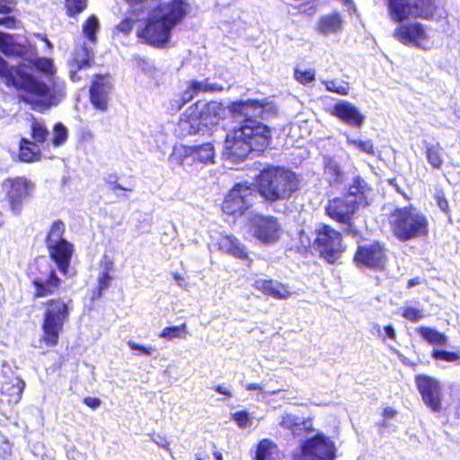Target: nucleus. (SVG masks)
I'll list each match as a JSON object with an SVG mask.
<instances>
[{"instance_id": "obj_1", "label": "nucleus", "mask_w": 460, "mask_h": 460, "mask_svg": "<svg viewBox=\"0 0 460 460\" xmlns=\"http://www.w3.org/2000/svg\"><path fill=\"white\" fill-rule=\"evenodd\" d=\"M185 0H172L150 11L144 21L132 13L117 25V30L128 34L136 23V34L139 40L156 48H164L171 40L172 31L188 12Z\"/></svg>"}, {"instance_id": "obj_2", "label": "nucleus", "mask_w": 460, "mask_h": 460, "mask_svg": "<svg viewBox=\"0 0 460 460\" xmlns=\"http://www.w3.org/2000/svg\"><path fill=\"white\" fill-rule=\"evenodd\" d=\"M230 111L235 118H244L240 127L234 128L236 137H243L253 151H263L270 143L271 131L252 118H272L278 113L277 106L269 99L246 100L233 102Z\"/></svg>"}, {"instance_id": "obj_3", "label": "nucleus", "mask_w": 460, "mask_h": 460, "mask_svg": "<svg viewBox=\"0 0 460 460\" xmlns=\"http://www.w3.org/2000/svg\"><path fill=\"white\" fill-rule=\"evenodd\" d=\"M0 76L5 78L6 84L24 90L23 102L31 104L34 110H45L57 105L65 95L64 86L58 85L49 79L46 84L31 76L23 66H10L0 57Z\"/></svg>"}, {"instance_id": "obj_4", "label": "nucleus", "mask_w": 460, "mask_h": 460, "mask_svg": "<svg viewBox=\"0 0 460 460\" xmlns=\"http://www.w3.org/2000/svg\"><path fill=\"white\" fill-rule=\"evenodd\" d=\"M372 189L359 176L353 179L349 193L343 199H335L329 202L326 208L327 215L341 224L342 230L353 237L358 236V231L352 223V217L359 207L367 206L372 200Z\"/></svg>"}, {"instance_id": "obj_5", "label": "nucleus", "mask_w": 460, "mask_h": 460, "mask_svg": "<svg viewBox=\"0 0 460 460\" xmlns=\"http://www.w3.org/2000/svg\"><path fill=\"white\" fill-rule=\"evenodd\" d=\"M297 175L289 169L269 166L257 177L259 194L268 202L288 200L298 190Z\"/></svg>"}, {"instance_id": "obj_6", "label": "nucleus", "mask_w": 460, "mask_h": 460, "mask_svg": "<svg viewBox=\"0 0 460 460\" xmlns=\"http://www.w3.org/2000/svg\"><path fill=\"white\" fill-rule=\"evenodd\" d=\"M394 235L400 241H408L428 234V219L417 208L410 206L394 209L388 217Z\"/></svg>"}, {"instance_id": "obj_7", "label": "nucleus", "mask_w": 460, "mask_h": 460, "mask_svg": "<svg viewBox=\"0 0 460 460\" xmlns=\"http://www.w3.org/2000/svg\"><path fill=\"white\" fill-rule=\"evenodd\" d=\"M65 225L62 221H55L47 237V248L51 260L57 264L59 271L69 275V266L74 253V244L63 238Z\"/></svg>"}, {"instance_id": "obj_8", "label": "nucleus", "mask_w": 460, "mask_h": 460, "mask_svg": "<svg viewBox=\"0 0 460 460\" xmlns=\"http://www.w3.org/2000/svg\"><path fill=\"white\" fill-rule=\"evenodd\" d=\"M68 317L69 308L66 303L61 299L49 300L44 312L41 341L48 346H56Z\"/></svg>"}, {"instance_id": "obj_9", "label": "nucleus", "mask_w": 460, "mask_h": 460, "mask_svg": "<svg viewBox=\"0 0 460 460\" xmlns=\"http://www.w3.org/2000/svg\"><path fill=\"white\" fill-rule=\"evenodd\" d=\"M223 112L222 105L217 102H197L188 118L181 119L179 126L187 135L197 134L203 127L217 124Z\"/></svg>"}, {"instance_id": "obj_10", "label": "nucleus", "mask_w": 460, "mask_h": 460, "mask_svg": "<svg viewBox=\"0 0 460 460\" xmlns=\"http://www.w3.org/2000/svg\"><path fill=\"white\" fill-rule=\"evenodd\" d=\"M215 149L212 144L205 143L199 146H174L169 155V162L184 169L196 164H214Z\"/></svg>"}, {"instance_id": "obj_11", "label": "nucleus", "mask_w": 460, "mask_h": 460, "mask_svg": "<svg viewBox=\"0 0 460 460\" xmlns=\"http://www.w3.org/2000/svg\"><path fill=\"white\" fill-rule=\"evenodd\" d=\"M387 11L393 22H402L410 16L428 19L435 6L432 0H387Z\"/></svg>"}, {"instance_id": "obj_12", "label": "nucleus", "mask_w": 460, "mask_h": 460, "mask_svg": "<svg viewBox=\"0 0 460 460\" xmlns=\"http://www.w3.org/2000/svg\"><path fill=\"white\" fill-rule=\"evenodd\" d=\"M315 233L314 249L329 263L337 261L345 250L341 233L327 225L320 226Z\"/></svg>"}, {"instance_id": "obj_13", "label": "nucleus", "mask_w": 460, "mask_h": 460, "mask_svg": "<svg viewBox=\"0 0 460 460\" xmlns=\"http://www.w3.org/2000/svg\"><path fill=\"white\" fill-rule=\"evenodd\" d=\"M31 135L33 143L38 146L51 144L55 147L63 146L68 138V129L61 122H57L53 127L52 135L49 137V131L43 119L33 118L31 123Z\"/></svg>"}, {"instance_id": "obj_14", "label": "nucleus", "mask_w": 460, "mask_h": 460, "mask_svg": "<svg viewBox=\"0 0 460 460\" xmlns=\"http://www.w3.org/2000/svg\"><path fill=\"white\" fill-rule=\"evenodd\" d=\"M256 198L254 189L246 183H237L226 197L222 209L229 215H242Z\"/></svg>"}, {"instance_id": "obj_15", "label": "nucleus", "mask_w": 460, "mask_h": 460, "mask_svg": "<svg viewBox=\"0 0 460 460\" xmlns=\"http://www.w3.org/2000/svg\"><path fill=\"white\" fill-rule=\"evenodd\" d=\"M3 189L12 211L19 213L23 202L33 193L35 185L26 177H16L6 179L3 183Z\"/></svg>"}, {"instance_id": "obj_16", "label": "nucleus", "mask_w": 460, "mask_h": 460, "mask_svg": "<svg viewBox=\"0 0 460 460\" xmlns=\"http://www.w3.org/2000/svg\"><path fill=\"white\" fill-rule=\"evenodd\" d=\"M302 449L303 455L295 456L294 460H333L335 457L333 442L322 434L305 441Z\"/></svg>"}, {"instance_id": "obj_17", "label": "nucleus", "mask_w": 460, "mask_h": 460, "mask_svg": "<svg viewBox=\"0 0 460 460\" xmlns=\"http://www.w3.org/2000/svg\"><path fill=\"white\" fill-rule=\"evenodd\" d=\"M253 236L263 244L277 243L282 233L278 219L271 216L257 215L252 219Z\"/></svg>"}, {"instance_id": "obj_18", "label": "nucleus", "mask_w": 460, "mask_h": 460, "mask_svg": "<svg viewBox=\"0 0 460 460\" xmlns=\"http://www.w3.org/2000/svg\"><path fill=\"white\" fill-rule=\"evenodd\" d=\"M394 36L404 45H411L422 49H429L432 45L424 27L418 22L399 26L394 30Z\"/></svg>"}, {"instance_id": "obj_19", "label": "nucleus", "mask_w": 460, "mask_h": 460, "mask_svg": "<svg viewBox=\"0 0 460 460\" xmlns=\"http://www.w3.org/2000/svg\"><path fill=\"white\" fill-rule=\"evenodd\" d=\"M416 384L424 403L434 412L441 410V385L428 376H418Z\"/></svg>"}, {"instance_id": "obj_20", "label": "nucleus", "mask_w": 460, "mask_h": 460, "mask_svg": "<svg viewBox=\"0 0 460 460\" xmlns=\"http://www.w3.org/2000/svg\"><path fill=\"white\" fill-rule=\"evenodd\" d=\"M111 89L112 83L109 75L94 76L90 88V100L95 109L101 111H107Z\"/></svg>"}, {"instance_id": "obj_21", "label": "nucleus", "mask_w": 460, "mask_h": 460, "mask_svg": "<svg viewBox=\"0 0 460 460\" xmlns=\"http://www.w3.org/2000/svg\"><path fill=\"white\" fill-rule=\"evenodd\" d=\"M252 151L248 142L243 138L236 137L234 129L226 136L223 155L234 164L243 161Z\"/></svg>"}, {"instance_id": "obj_22", "label": "nucleus", "mask_w": 460, "mask_h": 460, "mask_svg": "<svg viewBox=\"0 0 460 460\" xmlns=\"http://www.w3.org/2000/svg\"><path fill=\"white\" fill-rule=\"evenodd\" d=\"M355 261L368 268L382 269L385 261L384 249L378 243L358 247Z\"/></svg>"}, {"instance_id": "obj_23", "label": "nucleus", "mask_w": 460, "mask_h": 460, "mask_svg": "<svg viewBox=\"0 0 460 460\" xmlns=\"http://www.w3.org/2000/svg\"><path fill=\"white\" fill-rule=\"evenodd\" d=\"M46 270L36 276L32 279V284L35 288V296L43 297L55 293L60 286V279H58L55 270L49 266H45Z\"/></svg>"}, {"instance_id": "obj_24", "label": "nucleus", "mask_w": 460, "mask_h": 460, "mask_svg": "<svg viewBox=\"0 0 460 460\" xmlns=\"http://www.w3.org/2000/svg\"><path fill=\"white\" fill-rule=\"evenodd\" d=\"M93 62V52L86 48L85 44L76 47L67 63L71 80L79 81L81 76L78 75V72L90 67Z\"/></svg>"}, {"instance_id": "obj_25", "label": "nucleus", "mask_w": 460, "mask_h": 460, "mask_svg": "<svg viewBox=\"0 0 460 460\" xmlns=\"http://www.w3.org/2000/svg\"><path fill=\"white\" fill-rule=\"evenodd\" d=\"M332 114L346 124L357 128L361 127L365 119L357 107L346 101L336 103L332 108Z\"/></svg>"}, {"instance_id": "obj_26", "label": "nucleus", "mask_w": 460, "mask_h": 460, "mask_svg": "<svg viewBox=\"0 0 460 460\" xmlns=\"http://www.w3.org/2000/svg\"><path fill=\"white\" fill-rule=\"evenodd\" d=\"M0 51L7 56H22L27 51L25 39L20 35L0 32Z\"/></svg>"}, {"instance_id": "obj_27", "label": "nucleus", "mask_w": 460, "mask_h": 460, "mask_svg": "<svg viewBox=\"0 0 460 460\" xmlns=\"http://www.w3.org/2000/svg\"><path fill=\"white\" fill-rule=\"evenodd\" d=\"M215 239L219 250L222 252L239 259H246L248 257L245 247L234 235L223 232L215 236Z\"/></svg>"}, {"instance_id": "obj_28", "label": "nucleus", "mask_w": 460, "mask_h": 460, "mask_svg": "<svg viewBox=\"0 0 460 460\" xmlns=\"http://www.w3.org/2000/svg\"><path fill=\"white\" fill-rule=\"evenodd\" d=\"M253 287L263 294L274 298L285 299L289 296V292L283 285L272 280L257 279L254 281Z\"/></svg>"}, {"instance_id": "obj_29", "label": "nucleus", "mask_w": 460, "mask_h": 460, "mask_svg": "<svg viewBox=\"0 0 460 460\" xmlns=\"http://www.w3.org/2000/svg\"><path fill=\"white\" fill-rule=\"evenodd\" d=\"M342 29V20L338 13H331L322 16L317 24L316 31L323 35L333 34Z\"/></svg>"}, {"instance_id": "obj_30", "label": "nucleus", "mask_w": 460, "mask_h": 460, "mask_svg": "<svg viewBox=\"0 0 460 460\" xmlns=\"http://www.w3.org/2000/svg\"><path fill=\"white\" fill-rule=\"evenodd\" d=\"M41 157L40 146L28 138H22L20 142L19 159L24 163L37 162Z\"/></svg>"}, {"instance_id": "obj_31", "label": "nucleus", "mask_w": 460, "mask_h": 460, "mask_svg": "<svg viewBox=\"0 0 460 460\" xmlns=\"http://www.w3.org/2000/svg\"><path fill=\"white\" fill-rule=\"evenodd\" d=\"M102 271L98 277V290L93 294V298H99L102 296V291L106 290L111 284V277L110 271L113 269V261L107 256H104L102 261Z\"/></svg>"}, {"instance_id": "obj_32", "label": "nucleus", "mask_w": 460, "mask_h": 460, "mask_svg": "<svg viewBox=\"0 0 460 460\" xmlns=\"http://www.w3.org/2000/svg\"><path fill=\"white\" fill-rule=\"evenodd\" d=\"M416 331L424 341L431 345L444 346L447 343V337L434 328L420 326Z\"/></svg>"}, {"instance_id": "obj_33", "label": "nucleus", "mask_w": 460, "mask_h": 460, "mask_svg": "<svg viewBox=\"0 0 460 460\" xmlns=\"http://www.w3.org/2000/svg\"><path fill=\"white\" fill-rule=\"evenodd\" d=\"M428 163L433 169H440L443 164V148L438 145L428 144L425 149Z\"/></svg>"}, {"instance_id": "obj_34", "label": "nucleus", "mask_w": 460, "mask_h": 460, "mask_svg": "<svg viewBox=\"0 0 460 460\" xmlns=\"http://www.w3.org/2000/svg\"><path fill=\"white\" fill-rule=\"evenodd\" d=\"M25 387V383L19 377H13L11 383L3 384L1 386V393L13 397L15 402L19 401L22 391Z\"/></svg>"}, {"instance_id": "obj_35", "label": "nucleus", "mask_w": 460, "mask_h": 460, "mask_svg": "<svg viewBox=\"0 0 460 460\" xmlns=\"http://www.w3.org/2000/svg\"><path fill=\"white\" fill-rule=\"evenodd\" d=\"M277 446L269 439L261 440L257 448L256 460H275Z\"/></svg>"}, {"instance_id": "obj_36", "label": "nucleus", "mask_w": 460, "mask_h": 460, "mask_svg": "<svg viewBox=\"0 0 460 460\" xmlns=\"http://www.w3.org/2000/svg\"><path fill=\"white\" fill-rule=\"evenodd\" d=\"M347 144L355 149H358L363 153L370 155H375V148L371 139H360L355 138L354 137L346 135Z\"/></svg>"}, {"instance_id": "obj_37", "label": "nucleus", "mask_w": 460, "mask_h": 460, "mask_svg": "<svg viewBox=\"0 0 460 460\" xmlns=\"http://www.w3.org/2000/svg\"><path fill=\"white\" fill-rule=\"evenodd\" d=\"M188 331L185 323H182L179 326L172 327H165L160 333L161 338H164L167 340L173 339H185L187 336Z\"/></svg>"}, {"instance_id": "obj_38", "label": "nucleus", "mask_w": 460, "mask_h": 460, "mask_svg": "<svg viewBox=\"0 0 460 460\" xmlns=\"http://www.w3.org/2000/svg\"><path fill=\"white\" fill-rule=\"evenodd\" d=\"M324 173L329 175L330 181H338L341 175V169L339 164L332 157H323Z\"/></svg>"}, {"instance_id": "obj_39", "label": "nucleus", "mask_w": 460, "mask_h": 460, "mask_svg": "<svg viewBox=\"0 0 460 460\" xmlns=\"http://www.w3.org/2000/svg\"><path fill=\"white\" fill-rule=\"evenodd\" d=\"M326 90L340 95H347L349 92V84L344 81L329 80L323 81Z\"/></svg>"}, {"instance_id": "obj_40", "label": "nucleus", "mask_w": 460, "mask_h": 460, "mask_svg": "<svg viewBox=\"0 0 460 460\" xmlns=\"http://www.w3.org/2000/svg\"><path fill=\"white\" fill-rule=\"evenodd\" d=\"M193 87L196 89L198 93H215L221 92L223 90V86L217 84H214L209 82L208 79L204 81H193L191 82Z\"/></svg>"}, {"instance_id": "obj_41", "label": "nucleus", "mask_w": 460, "mask_h": 460, "mask_svg": "<svg viewBox=\"0 0 460 460\" xmlns=\"http://www.w3.org/2000/svg\"><path fill=\"white\" fill-rule=\"evenodd\" d=\"M99 28V21L95 16L87 19L83 26V31L86 38L91 41L95 40V32Z\"/></svg>"}, {"instance_id": "obj_42", "label": "nucleus", "mask_w": 460, "mask_h": 460, "mask_svg": "<svg viewBox=\"0 0 460 460\" xmlns=\"http://www.w3.org/2000/svg\"><path fill=\"white\" fill-rule=\"evenodd\" d=\"M279 425L284 429H292L293 433L295 434L296 431L294 429L300 426V420L298 417L293 414L284 412L281 415V420L279 422Z\"/></svg>"}, {"instance_id": "obj_43", "label": "nucleus", "mask_w": 460, "mask_h": 460, "mask_svg": "<svg viewBox=\"0 0 460 460\" xmlns=\"http://www.w3.org/2000/svg\"><path fill=\"white\" fill-rule=\"evenodd\" d=\"M432 358L435 359H440L447 362H454L460 359V352L433 349Z\"/></svg>"}, {"instance_id": "obj_44", "label": "nucleus", "mask_w": 460, "mask_h": 460, "mask_svg": "<svg viewBox=\"0 0 460 460\" xmlns=\"http://www.w3.org/2000/svg\"><path fill=\"white\" fill-rule=\"evenodd\" d=\"M294 77L295 79L299 82L302 84H307L315 79V73L314 70H301V69H295L294 72Z\"/></svg>"}, {"instance_id": "obj_45", "label": "nucleus", "mask_w": 460, "mask_h": 460, "mask_svg": "<svg viewBox=\"0 0 460 460\" xmlns=\"http://www.w3.org/2000/svg\"><path fill=\"white\" fill-rule=\"evenodd\" d=\"M197 94L198 92L193 87V84L190 83L188 89H186L182 95L180 97L179 105L175 107V111H180L186 103L192 101Z\"/></svg>"}, {"instance_id": "obj_46", "label": "nucleus", "mask_w": 460, "mask_h": 460, "mask_svg": "<svg viewBox=\"0 0 460 460\" xmlns=\"http://www.w3.org/2000/svg\"><path fill=\"white\" fill-rule=\"evenodd\" d=\"M232 418L236 422L238 427L243 429L247 428L252 424V420L249 416V413L245 411H240L233 413Z\"/></svg>"}, {"instance_id": "obj_47", "label": "nucleus", "mask_w": 460, "mask_h": 460, "mask_svg": "<svg viewBox=\"0 0 460 460\" xmlns=\"http://www.w3.org/2000/svg\"><path fill=\"white\" fill-rule=\"evenodd\" d=\"M245 389L250 391V390H258L260 392L258 397H257V400L258 401H264L266 400V397L268 395H270V394H276L277 393H279L280 390H271V391H265L262 387V385L261 384H253V383H250V384H247L245 385Z\"/></svg>"}, {"instance_id": "obj_48", "label": "nucleus", "mask_w": 460, "mask_h": 460, "mask_svg": "<svg viewBox=\"0 0 460 460\" xmlns=\"http://www.w3.org/2000/svg\"><path fill=\"white\" fill-rule=\"evenodd\" d=\"M402 316L411 322H418L419 320L424 318L425 314L421 310L417 308L406 307L402 313Z\"/></svg>"}, {"instance_id": "obj_49", "label": "nucleus", "mask_w": 460, "mask_h": 460, "mask_svg": "<svg viewBox=\"0 0 460 460\" xmlns=\"http://www.w3.org/2000/svg\"><path fill=\"white\" fill-rule=\"evenodd\" d=\"M34 65L39 70H40L48 75L52 74V72H53V61L50 58H37L34 62Z\"/></svg>"}, {"instance_id": "obj_50", "label": "nucleus", "mask_w": 460, "mask_h": 460, "mask_svg": "<svg viewBox=\"0 0 460 460\" xmlns=\"http://www.w3.org/2000/svg\"><path fill=\"white\" fill-rule=\"evenodd\" d=\"M68 13H78L86 7V0H66Z\"/></svg>"}, {"instance_id": "obj_51", "label": "nucleus", "mask_w": 460, "mask_h": 460, "mask_svg": "<svg viewBox=\"0 0 460 460\" xmlns=\"http://www.w3.org/2000/svg\"><path fill=\"white\" fill-rule=\"evenodd\" d=\"M434 199L438 208L445 213L449 212V205L447 199L445 197V193L441 190H436Z\"/></svg>"}, {"instance_id": "obj_52", "label": "nucleus", "mask_w": 460, "mask_h": 460, "mask_svg": "<svg viewBox=\"0 0 460 460\" xmlns=\"http://www.w3.org/2000/svg\"><path fill=\"white\" fill-rule=\"evenodd\" d=\"M104 181L110 185V188L113 190H124L131 191V189L124 188L120 184L118 183V176L116 174H109L104 178Z\"/></svg>"}, {"instance_id": "obj_53", "label": "nucleus", "mask_w": 460, "mask_h": 460, "mask_svg": "<svg viewBox=\"0 0 460 460\" xmlns=\"http://www.w3.org/2000/svg\"><path fill=\"white\" fill-rule=\"evenodd\" d=\"M128 345L131 349L137 350V351H139V353L146 354V355H151L155 350V349L154 347H151V346L145 347V346L139 345L132 341H129L128 342Z\"/></svg>"}, {"instance_id": "obj_54", "label": "nucleus", "mask_w": 460, "mask_h": 460, "mask_svg": "<svg viewBox=\"0 0 460 460\" xmlns=\"http://www.w3.org/2000/svg\"><path fill=\"white\" fill-rule=\"evenodd\" d=\"M84 403L92 409H96L101 405L102 401L99 398L88 396L84 399Z\"/></svg>"}, {"instance_id": "obj_55", "label": "nucleus", "mask_w": 460, "mask_h": 460, "mask_svg": "<svg viewBox=\"0 0 460 460\" xmlns=\"http://www.w3.org/2000/svg\"><path fill=\"white\" fill-rule=\"evenodd\" d=\"M153 441H154L156 445H158V446H160V447H162L165 448V449H166V450H168L169 452H171V448L169 447L170 443H169V441H168L166 438H159V439H158V440H156V439H155V438H154V439H153Z\"/></svg>"}, {"instance_id": "obj_56", "label": "nucleus", "mask_w": 460, "mask_h": 460, "mask_svg": "<svg viewBox=\"0 0 460 460\" xmlns=\"http://www.w3.org/2000/svg\"><path fill=\"white\" fill-rule=\"evenodd\" d=\"M11 11H12L11 4L4 0H0V13H7Z\"/></svg>"}, {"instance_id": "obj_57", "label": "nucleus", "mask_w": 460, "mask_h": 460, "mask_svg": "<svg viewBox=\"0 0 460 460\" xmlns=\"http://www.w3.org/2000/svg\"><path fill=\"white\" fill-rule=\"evenodd\" d=\"M215 390L218 393V394H224V395H226L227 397H232L233 396V394L232 392L225 387L224 385H217Z\"/></svg>"}, {"instance_id": "obj_58", "label": "nucleus", "mask_w": 460, "mask_h": 460, "mask_svg": "<svg viewBox=\"0 0 460 460\" xmlns=\"http://www.w3.org/2000/svg\"><path fill=\"white\" fill-rule=\"evenodd\" d=\"M383 414L385 419H392L395 416L396 411L392 407H386Z\"/></svg>"}, {"instance_id": "obj_59", "label": "nucleus", "mask_w": 460, "mask_h": 460, "mask_svg": "<svg viewBox=\"0 0 460 460\" xmlns=\"http://www.w3.org/2000/svg\"><path fill=\"white\" fill-rule=\"evenodd\" d=\"M385 332L388 338L392 340L395 339V331L391 325H387L385 327Z\"/></svg>"}, {"instance_id": "obj_60", "label": "nucleus", "mask_w": 460, "mask_h": 460, "mask_svg": "<svg viewBox=\"0 0 460 460\" xmlns=\"http://www.w3.org/2000/svg\"><path fill=\"white\" fill-rule=\"evenodd\" d=\"M172 277L179 287L184 286V279L177 272L172 273Z\"/></svg>"}, {"instance_id": "obj_61", "label": "nucleus", "mask_w": 460, "mask_h": 460, "mask_svg": "<svg viewBox=\"0 0 460 460\" xmlns=\"http://www.w3.org/2000/svg\"><path fill=\"white\" fill-rule=\"evenodd\" d=\"M128 3L131 4H141V3H155V2H159L160 0H126Z\"/></svg>"}, {"instance_id": "obj_62", "label": "nucleus", "mask_w": 460, "mask_h": 460, "mask_svg": "<svg viewBox=\"0 0 460 460\" xmlns=\"http://www.w3.org/2000/svg\"><path fill=\"white\" fill-rule=\"evenodd\" d=\"M421 283V279L420 278H414V279H411L409 281H408V285L407 287L410 288H412L416 285H419Z\"/></svg>"}, {"instance_id": "obj_63", "label": "nucleus", "mask_w": 460, "mask_h": 460, "mask_svg": "<svg viewBox=\"0 0 460 460\" xmlns=\"http://www.w3.org/2000/svg\"><path fill=\"white\" fill-rule=\"evenodd\" d=\"M6 24L7 27H10L12 23H13V21L11 18H4L0 19V24Z\"/></svg>"}, {"instance_id": "obj_64", "label": "nucleus", "mask_w": 460, "mask_h": 460, "mask_svg": "<svg viewBox=\"0 0 460 460\" xmlns=\"http://www.w3.org/2000/svg\"><path fill=\"white\" fill-rule=\"evenodd\" d=\"M180 97L175 98L171 101V108L172 111H175V107L179 105Z\"/></svg>"}]
</instances>
